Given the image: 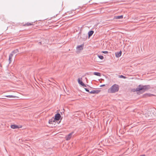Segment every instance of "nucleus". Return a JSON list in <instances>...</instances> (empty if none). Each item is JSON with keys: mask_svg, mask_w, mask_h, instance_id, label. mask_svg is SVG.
I'll list each match as a JSON object with an SVG mask.
<instances>
[{"mask_svg": "<svg viewBox=\"0 0 156 156\" xmlns=\"http://www.w3.org/2000/svg\"><path fill=\"white\" fill-rule=\"evenodd\" d=\"M27 25L29 26L31 25V24L30 23H27Z\"/></svg>", "mask_w": 156, "mask_h": 156, "instance_id": "20", "label": "nucleus"}, {"mask_svg": "<svg viewBox=\"0 0 156 156\" xmlns=\"http://www.w3.org/2000/svg\"><path fill=\"white\" fill-rule=\"evenodd\" d=\"M119 77L120 78H123L124 79H126V76H123L122 75L119 76Z\"/></svg>", "mask_w": 156, "mask_h": 156, "instance_id": "17", "label": "nucleus"}, {"mask_svg": "<svg viewBox=\"0 0 156 156\" xmlns=\"http://www.w3.org/2000/svg\"><path fill=\"white\" fill-rule=\"evenodd\" d=\"M84 45L81 44L80 45L76 47V49L77 51H80L83 49V47Z\"/></svg>", "mask_w": 156, "mask_h": 156, "instance_id": "6", "label": "nucleus"}, {"mask_svg": "<svg viewBox=\"0 0 156 156\" xmlns=\"http://www.w3.org/2000/svg\"><path fill=\"white\" fill-rule=\"evenodd\" d=\"M94 33V31H93L92 30H91V31H89V32L88 33V35L89 37L90 36H91Z\"/></svg>", "mask_w": 156, "mask_h": 156, "instance_id": "12", "label": "nucleus"}, {"mask_svg": "<svg viewBox=\"0 0 156 156\" xmlns=\"http://www.w3.org/2000/svg\"><path fill=\"white\" fill-rule=\"evenodd\" d=\"M39 43L40 44H41V42H39Z\"/></svg>", "mask_w": 156, "mask_h": 156, "instance_id": "24", "label": "nucleus"}, {"mask_svg": "<svg viewBox=\"0 0 156 156\" xmlns=\"http://www.w3.org/2000/svg\"><path fill=\"white\" fill-rule=\"evenodd\" d=\"M78 83L82 86L84 85V84L83 82L82 81L80 80V78H78Z\"/></svg>", "mask_w": 156, "mask_h": 156, "instance_id": "10", "label": "nucleus"}, {"mask_svg": "<svg viewBox=\"0 0 156 156\" xmlns=\"http://www.w3.org/2000/svg\"><path fill=\"white\" fill-rule=\"evenodd\" d=\"M56 121L53 117L51 119L49 120V124H53V123L55 122Z\"/></svg>", "mask_w": 156, "mask_h": 156, "instance_id": "7", "label": "nucleus"}, {"mask_svg": "<svg viewBox=\"0 0 156 156\" xmlns=\"http://www.w3.org/2000/svg\"><path fill=\"white\" fill-rule=\"evenodd\" d=\"M94 74L95 75H96V76H101V75L100 73H99V72H94Z\"/></svg>", "mask_w": 156, "mask_h": 156, "instance_id": "14", "label": "nucleus"}, {"mask_svg": "<svg viewBox=\"0 0 156 156\" xmlns=\"http://www.w3.org/2000/svg\"><path fill=\"white\" fill-rule=\"evenodd\" d=\"M82 86L84 87H86V86L84 84V85H82Z\"/></svg>", "mask_w": 156, "mask_h": 156, "instance_id": "22", "label": "nucleus"}, {"mask_svg": "<svg viewBox=\"0 0 156 156\" xmlns=\"http://www.w3.org/2000/svg\"><path fill=\"white\" fill-rule=\"evenodd\" d=\"M150 88V86L149 85L143 86L140 85L136 89V91H142L144 92L148 90Z\"/></svg>", "mask_w": 156, "mask_h": 156, "instance_id": "2", "label": "nucleus"}, {"mask_svg": "<svg viewBox=\"0 0 156 156\" xmlns=\"http://www.w3.org/2000/svg\"><path fill=\"white\" fill-rule=\"evenodd\" d=\"M105 86V84L102 85L100 86V87H103V86Z\"/></svg>", "mask_w": 156, "mask_h": 156, "instance_id": "21", "label": "nucleus"}, {"mask_svg": "<svg viewBox=\"0 0 156 156\" xmlns=\"http://www.w3.org/2000/svg\"><path fill=\"white\" fill-rule=\"evenodd\" d=\"M73 133V132H72V133L69 134L67 136H66V140H69L71 138Z\"/></svg>", "mask_w": 156, "mask_h": 156, "instance_id": "5", "label": "nucleus"}, {"mask_svg": "<svg viewBox=\"0 0 156 156\" xmlns=\"http://www.w3.org/2000/svg\"><path fill=\"white\" fill-rule=\"evenodd\" d=\"M119 88V86L116 84L113 85L108 90V92L110 93H115L118 91Z\"/></svg>", "mask_w": 156, "mask_h": 156, "instance_id": "1", "label": "nucleus"}, {"mask_svg": "<svg viewBox=\"0 0 156 156\" xmlns=\"http://www.w3.org/2000/svg\"><path fill=\"white\" fill-rule=\"evenodd\" d=\"M5 97L8 98H15L16 97V96L12 95H7Z\"/></svg>", "mask_w": 156, "mask_h": 156, "instance_id": "15", "label": "nucleus"}, {"mask_svg": "<svg viewBox=\"0 0 156 156\" xmlns=\"http://www.w3.org/2000/svg\"><path fill=\"white\" fill-rule=\"evenodd\" d=\"M122 54V52L121 51H120L119 52H117L115 53V56L117 57H120Z\"/></svg>", "mask_w": 156, "mask_h": 156, "instance_id": "9", "label": "nucleus"}, {"mask_svg": "<svg viewBox=\"0 0 156 156\" xmlns=\"http://www.w3.org/2000/svg\"><path fill=\"white\" fill-rule=\"evenodd\" d=\"M11 127L13 129L19 128L18 126L15 125H12L11 126Z\"/></svg>", "mask_w": 156, "mask_h": 156, "instance_id": "11", "label": "nucleus"}, {"mask_svg": "<svg viewBox=\"0 0 156 156\" xmlns=\"http://www.w3.org/2000/svg\"><path fill=\"white\" fill-rule=\"evenodd\" d=\"M100 92L99 90H93L89 92L90 94H98Z\"/></svg>", "mask_w": 156, "mask_h": 156, "instance_id": "8", "label": "nucleus"}, {"mask_svg": "<svg viewBox=\"0 0 156 156\" xmlns=\"http://www.w3.org/2000/svg\"><path fill=\"white\" fill-rule=\"evenodd\" d=\"M98 58L101 59H103L104 57L102 55H98Z\"/></svg>", "mask_w": 156, "mask_h": 156, "instance_id": "16", "label": "nucleus"}, {"mask_svg": "<svg viewBox=\"0 0 156 156\" xmlns=\"http://www.w3.org/2000/svg\"><path fill=\"white\" fill-rule=\"evenodd\" d=\"M123 16L122 15H121L119 16H115V18L116 19H119L122 18Z\"/></svg>", "mask_w": 156, "mask_h": 156, "instance_id": "13", "label": "nucleus"}, {"mask_svg": "<svg viewBox=\"0 0 156 156\" xmlns=\"http://www.w3.org/2000/svg\"><path fill=\"white\" fill-rule=\"evenodd\" d=\"M18 52V49H16L13 51L9 55V63H10L12 61V58L13 57V55L15 53H17Z\"/></svg>", "mask_w": 156, "mask_h": 156, "instance_id": "3", "label": "nucleus"}, {"mask_svg": "<svg viewBox=\"0 0 156 156\" xmlns=\"http://www.w3.org/2000/svg\"><path fill=\"white\" fill-rule=\"evenodd\" d=\"M84 36H85L86 37H87V35H85L84 34Z\"/></svg>", "mask_w": 156, "mask_h": 156, "instance_id": "23", "label": "nucleus"}, {"mask_svg": "<svg viewBox=\"0 0 156 156\" xmlns=\"http://www.w3.org/2000/svg\"><path fill=\"white\" fill-rule=\"evenodd\" d=\"M102 52L104 54H107L108 53V51H103Z\"/></svg>", "mask_w": 156, "mask_h": 156, "instance_id": "18", "label": "nucleus"}, {"mask_svg": "<svg viewBox=\"0 0 156 156\" xmlns=\"http://www.w3.org/2000/svg\"><path fill=\"white\" fill-rule=\"evenodd\" d=\"M85 90L87 91V92H89V90H88V89H87V88H85Z\"/></svg>", "mask_w": 156, "mask_h": 156, "instance_id": "19", "label": "nucleus"}, {"mask_svg": "<svg viewBox=\"0 0 156 156\" xmlns=\"http://www.w3.org/2000/svg\"><path fill=\"white\" fill-rule=\"evenodd\" d=\"M61 117V115L59 113H57L56 114L54 118L56 121L59 120Z\"/></svg>", "mask_w": 156, "mask_h": 156, "instance_id": "4", "label": "nucleus"}]
</instances>
